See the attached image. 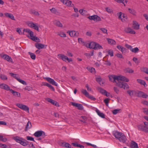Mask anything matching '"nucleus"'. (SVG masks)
<instances>
[{"mask_svg":"<svg viewBox=\"0 0 148 148\" xmlns=\"http://www.w3.org/2000/svg\"><path fill=\"white\" fill-rule=\"evenodd\" d=\"M118 139L119 141L123 143H125L127 140V139L125 136L123 134Z\"/></svg>","mask_w":148,"mask_h":148,"instance_id":"obj_15","label":"nucleus"},{"mask_svg":"<svg viewBox=\"0 0 148 148\" xmlns=\"http://www.w3.org/2000/svg\"><path fill=\"white\" fill-rule=\"evenodd\" d=\"M23 34L32 40L36 42L37 37L34 36L33 32L30 29H23Z\"/></svg>","mask_w":148,"mask_h":148,"instance_id":"obj_2","label":"nucleus"},{"mask_svg":"<svg viewBox=\"0 0 148 148\" xmlns=\"http://www.w3.org/2000/svg\"><path fill=\"white\" fill-rule=\"evenodd\" d=\"M123 134L121 132H119L118 131H114L113 133V135L116 138L118 139Z\"/></svg>","mask_w":148,"mask_h":148,"instance_id":"obj_11","label":"nucleus"},{"mask_svg":"<svg viewBox=\"0 0 148 148\" xmlns=\"http://www.w3.org/2000/svg\"><path fill=\"white\" fill-rule=\"evenodd\" d=\"M114 90L117 94H118L119 92V90L116 87H114L113 88Z\"/></svg>","mask_w":148,"mask_h":148,"instance_id":"obj_58","label":"nucleus"},{"mask_svg":"<svg viewBox=\"0 0 148 148\" xmlns=\"http://www.w3.org/2000/svg\"><path fill=\"white\" fill-rule=\"evenodd\" d=\"M120 81L128 82L129 79L125 76H116V81L117 82H120Z\"/></svg>","mask_w":148,"mask_h":148,"instance_id":"obj_6","label":"nucleus"},{"mask_svg":"<svg viewBox=\"0 0 148 148\" xmlns=\"http://www.w3.org/2000/svg\"><path fill=\"white\" fill-rule=\"evenodd\" d=\"M86 144L88 145L91 146L92 147H93L94 148H97V146H96V145L92 144L90 143H86Z\"/></svg>","mask_w":148,"mask_h":148,"instance_id":"obj_60","label":"nucleus"},{"mask_svg":"<svg viewBox=\"0 0 148 148\" xmlns=\"http://www.w3.org/2000/svg\"><path fill=\"white\" fill-rule=\"evenodd\" d=\"M31 123L30 121H28L26 125L25 128V131L26 132L29 129L31 128Z\"/></svg>","mask_w":148,"mask_h":148,"instance_id":"obj_24","label":"nucleus"},{"mask_svg":"<svg viewBox=\"0 0 148 148\" xmlns=\"http://www.w3.org/2000/svg\"><path fill=\"white\" fill-rule=\"evenodd\" d=\"M144 126H145L141 125H138L137 126V127L138 130L142 131H143V129L144 127Z\"/></svg>","mask_w":148,"mask_h":148,"instance_id":"obj_50","label":"nucleus"},{"mask_svg":"<svg viewBox=\"0 0 148 148\" xmlns=\"http://www.w3.org/2000/svg\"><path fill=\"white\" fill-rule=\"evenodd\" d=\"M10 74L11 76H13L14 78L16 79L17 81L18 79H19L18 77V76H17L16 74H15L12 73H10Z\"/></svg>","mask_w":148,"mask_h":148,"instance_id":"obj_48","label":"nucleus"},{"mask_svg":"<svg viewBox=\"0 0 148 148\" xmlns=\"http://www.w3.org/2000/svg\"><path fill=\"white\" fill-rule=\"evenodd\" d=\"M109 99L108 98H106L104 100V102L106 103V106H108V103L109 101Z\"/></svg>","mask_w":148,"mask_h":148,"instance_id":"obj_55","label":"nucleus"},{"mask_svg":"<svg viewBox=\"0 0 148 148\" xmlns=\"http://www.w3.org/2000/svg\"><path fill=\"white\" fill-rule=\"evenodd\" d=\"M63 3L68 6L71 7L73 4H72V2L68 0H61Z\"/></svg>","mask_w":148,"mask_h":148,"instance_id":"obj_14","label":"nucleus"},{"mask_svg":"<svg viewBox=\"0 0 148 148\" xmlns=\"http://www.w3.org/2000/svg\"><path fill=\"white\" fill-rule=\"evenodd\" d=\"M117 15L118 18L121 19L122 22L125 21V19L126 18V15L124 13H122L121 12H119L117 13Z\"/></svg>","mask_w":148,"mask_h":148,"instance_id":"obj_7","label":"nucleus"},{"mask_svg":"<svg viewBox=\"0 0 148 148\" xmlns=\"http://www.w3.org/2000/svg\"><path fill=\"white\" fill-rule=\"evenodd\" d=\"M101 21V19L100 17L99 16H98L97 15H96V18H95V21L97 22V21Z\"/></svg>","mask_w":148,"mask_h":148,"instance_id":"obj_61","label":"nucleus"},{"mask_svg":"<svg viewBox=\"0 0 148 148\" xmlns=\"http://www.w3.org/2000/svg\"><path fill=\"white\" fill-rule=\"evenodd\" d=\"M96 81L98 83L100 82L102 80V79L100 77H97L96 78Z\"/></svg>","mask_w":148,"mask_h":148,"instance_id":"obj_64","label":"nucleus"},{"mask_svg":"<svg viewBox=\"0 0 148 148\" xmlns=\"http://www.w3.org/2000/svg\"><path fill=\"white\" fill-rule=\"evenodd\" d=\"M87 97L88 98H89L90 99H91L92 100L95 101L96 99V98H95L94 97H93L92 96L90 95H88V96Z\"/></svg>","mask_w":148,"mask_h":148,"instance_id":"obj_57","label":"nucleus"},{"mask_svg":"<svg viewBox=\"0 0 148 148\" xmlns=\"http://www.w3.org/2000/svg\"><path fill=\"white\" fill-rule=\"evenodd\" d=\"M82 92L84 95L86 97H87L89 95V93L86 90L84 89H82L81 90Z\"/></svg>","mask_w":148,"mask_h":148,"instance_id":"obj_39","label":"nucleus"},{"mask_svg":"<svg viewBox=\"0 0 148 148\" xmlns=\"http://www.w3.org/2000/svg\"><path fill=\"white\" fill-rule=\"evenodd\" d=\"M71 104L73 106L77 107L78 109L81 110L83 109V107L81 104L72 102Z\"/></svg>","mask_w":148,"mask_h":148,"instance_id":"obj_10","label":"nucleus"},{"mask_svg":"<svg viewBox=\"0 0 148 148\" xmlns=\"http://www.w3.org/2000/svg\"><path fill=\"white\" fill-rule=\"evenodd\" d=\"M44 85L47 86L49 87L50 89H51L53 91L55 90V89L54 87L52 86L50 84L48 83H45L44 84Z\"/></svg>","mask_w":148,"mask_h":148,"instance_id":"obj_35","label":"nucleus"},{"mask_svg":"<svg viewBox=\"0 0 148 148\" xmlns=\"http://www.w3.org/2000/svg\"><path fill=\"white\" fill-rule=\"evenodd\" d=\"M86 69L88 71H89L91 73L95 72V69L94 68L91 67H87Z\"/></svg>","mask_w":148,"mask_h":148,"instance_id":"obj_40","label":"nucleus"},{"mask_svg":"<svg viewBox=\"0 0 148 148\" xmlns=\"http://www.w3.org/2000/svg\"><path fill=\"white\" fill-rule=\"evenodd\" d=\"M47 47V45H45L42 43H38V49H40L46 48Z\"/></svg>","mask_w":148,"mask_h":148,"instance_id":"obj_23","label":"nucleus"},{"mask_svg":"<svg viewBox=\"0 0 148 148\" xmlns=\"http://www.w3.org/2000/svg\"><path fill=\"white\" fill-rule=\"evenodd\" d=\"M96 15H94L91 16H90L88 17V18L90 20H94L95 21V19L96 16Z\"/></svg>","mask_w":148,"mask_h":148,"instance_id":"obj_44","label":"nucleus"},{"mask_svg":"<svg viewBox=\"0 0 148 148\" xmlns=\"http://www.w3.org/2000/svg\"><path fill=\"white\" fill-rule=\"evenodd\" d=\"M2 57L4 59L6 60L8 62L10 61L11 60H12L10 57L9 56L6 54L3 55L2 56Z\"/></svg>","mask_w":148,"mask_h":148,"instance_id":"obj_28","label":"nucleus"},{"mask_svg":"<svg viewBox=\"0 0 148 148\" xmlns=\"http://www.w3.org/2000/svg\"><path fill=\"white\" fill-rule=\"evenodd\" d=\"M46 136L45 133L43 131L40 130L38 131V137H42L45 138Z\"/></svg>","mask_w":148,"mask_h":148,"instance_id":"obj_18","label":"nucleus"},{"mask_svg":"<svg viewBox=\"0 0 148 148\" xmlns=\"http://www.w3.org/2000/svg\"><path fill=\"white\" fill-rule=\"evenodd\" d=\"M11 92L12 93L13 95L14 96H16L18 97H19L20 96V94L17 92L14 91L12 89L10 90Z\"/></svg>","mask_w":148,"mask_h":148,"instance_id":"obj_31","label":"nucleus"},{"mask_svg":"<svg viewBox=\"0 0 148 148\" xmlns=\"http://www.w3.org/2000/svg\"><path fill=\"white\" fill-rule=\"evenodd\" d=\"M94 47V49L96 50L98 49H102L103 47L101 46L98 43H95V47Z\"/></svg>","mask_w":148,"mask_h":148,"instance_id":"obj_33","label":"nucleus"},{"mask_svg":"<svg viewBox=\"0 0 148 148\" xmlns=\"http://www.w3.org/2000/svg\"><path fill=\"white\" fill-rule=\"evenodd\" d=\"M58 35L61 37H66V34L63 32L61 33L60 34H58Z\"/></svg>","mask_w":148,"mask_h":148,"instance_id":"obj_63","label":"nucleus"},{"mask_svg":"<svg viewBox=\"0 0 148 148\" xmlns=\"http://www.w3.org/2000/svg\"><path fill=\"white\" fill-rule=\"evenodd\" d=\"M0 140L3 142H6L7 140V139L5 138H3L2 136H0Z\"/></svg>","mask_w":148,"mask_h":148,"instance_id":"obj_59","label":"nucleus"},{"mask_svg":"<svg viewBox=\"0 0 148 148\" xmlns=\"http://www.w3.org/2000/svg\"><path fill=\"white\" fill-rule=\"evenodd\" d=\"M128 10L129 11V12L130 13L132 14H133L134 15H136V12L134 10L132 9L129 8Z\"/></svg>","mask_w":148,"mask_h":148,"instance_id":"obj_45","label":"nucleus"},{"mask_svg":"<svg viewBox=\"0 0 148 148\" xmlns=\"http://www.w3.org/2000/svg\"><path fill=\"white\" fill-rule=\"evenodd\" d=\"M125 32L127 33H130L132 34H135L136 33L130 27L126 28L125 30Z\"/></svg>","mask_w":148,"mask_h":148,"instance_id":"obj_13","label":"nucleus"},{"mask_svg":"<svg viewBox=\"0 0 148 148\" xmlns=\"http://www.w3.org/2000/svg\"><path fill=\"white\" fill-rule=\"evenodd\" d=\"M139 49L138 47H136L134 48H132V49H131V51L134 53H137L139 51Z\"/></svg>","mask_w":148,"mask_h":148,"instance_id":"obj_41","label":"nucleus"},{"mask_svg":"<svg viewBox=\"0 0 148 148\" xmlns=\"http://www.w3.org/2000/svg\"><path fill=\"white\" fill-rule=\"evenodd\" d=\"M28 53L30 56L31 58L33 60H35L36 59V55L33 53L31 52H29Z\"/></svg>","mask_w":148,"mask_h":148,"instance_id":"obj_37","label":"nucleus"},{"mask_svg":"<svg viewBox=\"0 0 148 148\" xmlns=\"http://www.w3.org/2000/svg\"><path fill=\"white\" fill-rule=\"evenodd\" d=\"M106 40L108 42V43L109 44L112 45H115L116 44V42L114 40L109 38H107Z\"/></svg>","mask_w":148,"mask_h":148,"instance_id":"obj_25","label":"nucleus"},{"mask_svg":"<svg viewBox=\"0 0 148 148\" xmlns=\"http://www.w3.org/2000/svg\"><path fill=\"white\" fill-rule=\"evenodd\" d=\"M105 64L108 66H110L111 65V63L110 61L107 60L106 61H105Z\"/></svg>","mask_w":148,"mask_h":148,"instance_id":"obj_56","label":"nucleus"},{"mask_svg":"<svg viewBox=\"0 0 148 148\" xmlns=\"http://www.w3.org/2000/svg\"><path fill=\"white\" fill-rule=\"evenodd\" d=\"M18 81L19 82L24 85H27L26 82L25 81L22 79H21L20 78L19 79H18Z\"/></svg>","mask_w":148,"mask_h":148,"instance_id":"obj_51","label":"nucleus"},{"mask_svg":"<svg viewBox=\"0 0 148 148\" xmlns=\"http://www.w3.org/2000/svg\"><path fill=\"white\" fill-rule=\"evenodd\" d=\"M58 56H60L61 58L64 61H66V56L63 54H60L58 55Z\"/></svg>","mask_w":148,"mask_h":148,"instance_id":"obj_36","label":"nucleus"},{"mask_svg":"<svg viewBox=\"0 0 148 148\" xmlns=\"http://www.w3.org/2000/svg\"><path fill=\"white\" fill-rule=\"evenodd\" d=\"M28 25L32 28H33L36 30H37V25L32 22H30L28 23Z\"/></svg>","mask_w":148,"mask_h":148,"instance_id":"obj_21","label":"nucleus"},{"mask_svg":"<svg viewBox=\"0 0 148 148\" xmlns=\"http://www.w3.org/2000/svg\"><path fill=\"white\" fill-rule=\"evenodd\" d=\"M46 100L48 102L52 104L57 106L58 102L50 98H47L46 99Z\"/></svg>","mask_w":148,"mask_h":148,"instance_id":"obj_20","label":"nucleus"},{"mask_svg":"<svg viewBox=\"0 0 148 148\" xmlns=\"http://www.w3.org/2000/svg\"><path fill=\"white\" fill-rule=\"evenodd\" d=\"M13 138L16 142L24 146H26L27 144V142L23 141V139L22 138H21L18 136H16L13 137Z\"/></svg>","mask_w":148,"mask_h":148,"instance_id":"obj_3","label":"nucleus"},{"mask_svg":"<svg viewBox=\"0 0 148 148\" xmlns=\"http://www.w3.org/2000/svg\"><path fill=\"white\" fill-rule=\"evenodd\" d=\"M138 82L141 85H144L145 86L146 84L145 82L143 80L141 79H137V80Z\"/></svg>","mask_w":148,"mask_h":148,"instance_id":"obj_38","label":"nucleus"},{"mask_svg":"<svg viewBox=\"0 0 148 148\" xmlns=\"http://www.w3.org/2000/svg\"><path fill=\"white\" fill-rule=\"evenodd\" d=\"M133 27L134 29L138 30L140 28V25L136 21H133Z\"/></svg>","mask_w":148,"mask_h":148,"instance_id":"obj_12","label":"nucleus"},{"mask_svg":"<svg viewBox=\"0 0 148 148\" xmlns=\"http://www.w3.org/2000/svg\"><path fill=\"white\" fill-rule=\"evenodd\" d=\"M136 91L134 90H129L127 91V93L130 96H132L133 94L135 93V94Z\"/></svg>","mask_w":148,"mask_h":148,"instance_id":"obj_43","label":"nucleus"},{"mask_svg":"<svg viewBox=\"0 0 148 148\" xmlns=\"http://www.w3.org/2000/svg\"><path fill=\"white\" fill-rule=\"evenodd\" d=\"M118 139L119 141L123 143H125L127 140V139L125 136L123 134Z\"/></svg>","mask_w":148,"mask_h":148,"instance_id":"obj_16","label":"nucleus"},{"mask_svg":"<svg viewBox=\"0 0 148 148\" xmlns=\"http://www.w3.org/2000/svg\"><path fill=\"white\" fill-rule=\"evenodd\" d=\"M130 147V148H139L138 144L133 140L131 141Z\"/></svg>","mask_w":148,"mask_h":148,"instance_id":"obj_19","label":"nucleus"},{"mask_svg":"<svg viewBox=\"0 0 148 148\" xmlns=\"http://www.w3.org/2000/svg\"><path fill=\"white\" fill-rule=\"evenodd\" d=\"M4 14L6 17L10 18L12 20H15L14 16L12 14L8 13H5Z\"/></svg>","mask_w":148,"mask_h":148,"instance_id":"obj_27","label":"nucleus"},{"mask_svg":"<svg viewBox=\"0 0 148 148\" xmlns=\"http://www.w3.org/2000/svg\"><path fill=\"white\" fill-rule=\"evenodd\" d=\"M125 70L126 72L129 73H132L134 72V71L133 70L129 68L125 69Z\"/></svg>","mask_w":148,"mask_h":148,"instance_id":"obj_42","label":"nucleus"},{"mask_svg":"<svg viewBox=\"0 0 148 148\" xmlns=\"http://www.w3.org/2000/svg\"><path fill=\"white\" fill-rule=\"evenodd\" d=\"M60 145L67 148H71V145L69 143L66 142H61Z\"/></svg>","mask_w":148,"mask_h":148,"instance_id":"obj_22","label":"nucleus"},{"mask_svg":"<svg viewBox=\"0 0 148 148\" xmlns=\"http://www.w3.org/2000/svg\"><path fill=\"white\" fill-rule=\"evenodd\" d=\"M99 29L103 32V34H107V29L104 28H100Z\"/></svg>","mask_w":148,"mask_h":148,"instance_id":"obj_46","label":"nucleus"},{"mask_svg":"<svg viewBox=\"0 0 148 148\" xmlns=\"http://www.w3.org/2000/svg\"><path fill=\"white\" fill-rule=\"evenodd\" d=\"M121 111L120 109H115L112 111V113L114 114H116L117 113L120 112Z\"/></svg>","mask_w":148,"mask_h":148,"instance_id":"obj_47","label":"nucleus"},{"mask_svg":"<svg viewBox=\"0 0 148 148\" xmlns=\"http://www.w3.org/2000/svg\"><path fill=\"white\" fill-rule=\"evenodd\" d=\"M96 111L98 115L99 116L103 118H105V115L103 113L101 112L99 110L97 109Z\"/></svg>","mask_w":148,"mask_h":148,"instance_id":"obj_30","label":"nucleus"},{"mask_svg":"<svg viewBox=\"0 0 148 148\" xmlns=\"http://www.w3.org/2000/svg\"><path fill=\"white\" fill-rule=\"evenodd\" d=\"M16 105L20 108L29 112V108L26 106L20 103H17Z\"/></svg>","mask_w":148,"mask_h":148,"instance_id":"obj_5","label":"nucleus"},{"mask_svg":"<svg viewBox=\"0 0 148 148\" xmlns=\"http://www.w3.org/2000/svg\"><path fill=\"white\" fill-rule=\"evenodd\" d=\"M115 1L119 3H123L124 5H125V4H126L127 2V0H114Z\"/></svg>","mask_w":148,"mask_h":148,"instance_id":"obj_29","label":"nucleus"},{"mask_svg":"<svg viewBox=\"0 0 148 148\" xmlns=\"http://www.w3.org/2000/svg\"><path fill=\"white\" fill-rule=\"evenodd\" d=\"M108 54L111 57H112L114 56V52L112 50H110L107 51Z\"/></svg>","mask_w":148,"mask_h":148,"instance_id":"obj_49","label":"nucleus"},{"mask_svg":"<svg viewBox=\"0 0 148 148\" xmlns=\"http://www.w3.org/2000/svg\"><path fill=\"white\" fill-rule=\"evenodd\" d=\"M95 42H91L89 44L88 47L91 49H94V47H95Z\"/></svg>","mask_w":148,"mask_h":148,"instance_id":"obj_34","label":"nucleus"},{"mask_svg":"<svg viewBox=\"0 0 148 148\" xmlns=\"http://www.w3.org/2000/svg\"><path fill=\"white\" fill-rule=\"evenodd\" d=\"M135 95L138 97H142L143 98H146L148 97V95L144 92L139 91H137L135 92Z\"/></svg>","mask_w":148,"mask_h":148,"instance_id":"obj_4","label":"nucleus"},{"mask_svg":"<svg viewBox=\"0 0 148 148\" xmlns=\"http://www.w3.org/2000/svg\"><path fill=\"white\" fill-rule=\"evenodd\" d=\"M79 12L82 15H84L86 12V11L82 9H80L79 10Z\"/></svg>","mask_w":148,"mask_h":148,"instance_id":"obj_54","label":"nucleus"},{"mask_svg":"<svg viewBox=\"0 0 148 148\" xmlns=\"http://www.w3.org/2000/svg\"><path fill=\"white\" fill-rule=\"evenodd\" d=\"M109 77L110 81L114 82H116V85L120 88H123L124 89L129 88V86L127 83L123 82H117L116 81V76L114 75H111L109 76Z\"/></svg>","mask_w":148,"mask_h":148,"instance_id":"obj_1","label":"nucleus"},{"mask_svg":"<svg viewBox=\"0 0 148 148\" xmlns=\"http://www.w3.org/2000/svg\"><path fill=\"white\" fill-rule=\"evenodd\" d=\"M97 89L100 93L103 94H104L105 92H106V90L100 87H97Z\"/></svg>","mask_w":148,"mask_h":148,"instance_id":"obj_32","label":"nucleus"},{"mask_svg":"<svg viewBox=\"0 0 148 148\" xmlns=\"http://www.w3.org/2000/svg\"><path fill=\"white\" fill-rule=\"evenodd\" d=\"M54 24L59 27H62L63 25L60 22V21L58 20H55L53 21Z\"/></svg>","mask_w":148,"mask_h":148,"instance_id":"obj_26","label":"nucleus"},{"mask_svg":"<svg viewBox=\"0 0 148 148\" xmlns=\"http://www.w3.org/2000/svg\"><path fill=\"white\" fill-rule=\"evenodd\" d=\"M27 140L30 141H34V138L33 137L30 136H27L26 137Z\"/></svg>","mask_w":148,"mask_h":148,"instance_id":"obj_62","label":"nucleus"},{"mask_svg":"<svg viewBox=\"0 0 148 148\" xmlns=\"http://www.w3.org/2000/svg\"><path fill=\"white\" fill-rule=\"evenodd\" d=\"M48 82L50 84H51L53 85H55L56 86H57V84L55 82V81L53 79L49 77H46L45 78Z\"/></svg>","mask_w":148,"mask_h":148,"instance_id":"obj_9","label":"nucleus"},{"mask_svg":"<svg viewBox=\"0 0 148 148\" xmlns=\"http://www.w3.org/2000/svg\"><path fill=\"white\" fill-rule=\"evenodd\" d=\"M0 87L2 89H3L7 90H10V91L11 89H10V87L8 85L4 84H0Z\"/></svg>","mask_w":148,"mask_h":148,"instance_id":"obj_17","label":"nucleus"},{"mask_svg":"<svg viewBox=\"0 0 148 148\" xmlns=\"http://www.w3.org/2000/svg\"><path fill=\"white\" fill-rule=\"evenodd\" d=\"M78 42L79 43L83 44L84 45H85V43L82 40V38H78Z\"/></svg>","mask_w":148,"mask_h":148,"instance_id":"obj_52","label":"nucleus"},{"mask_svg":"<svg viewBox=\"0 0 148 148\" xmlns=\"http://www.w3.org/2000/svg\"><path fill=\"white\" fill-rule=\"evenodd\" d=\"M107 12L109 13H111L113 12L112 10L109 8H105Z\"/></svg>","mask_w":148,"mask_h":148,"instance_id":"obj_53","label":"nucleus"},{"mask_svg":"<svg viewBox=\"0 0 148 148\" xmlns=\"http://www.w3.org/2000/svg\"><path fill=\"white\" fill-rule=\"evenodd\" d=\"M67 33H69L70 36L71 37H77L79 35V33L75 31H69Z\"/></svg>","mask_w":148,"mask_h":148,"instance_id":"obj_8","label":"nucleus"}]
</instances>
